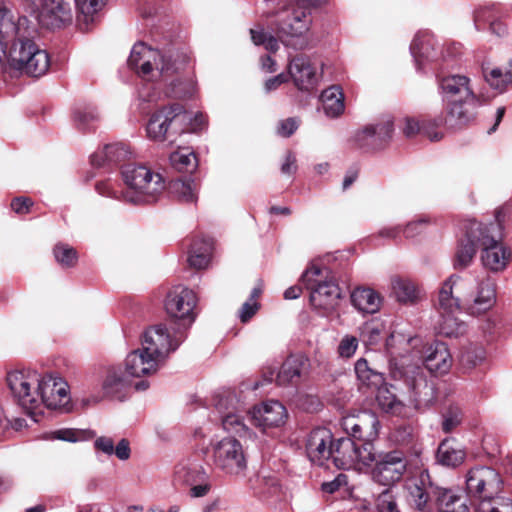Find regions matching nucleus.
Masks as SVG:
<instances>
[{
	"label": "nucleus",
	"instance_id": "1",
	"mask_svg": "<svg viewBox=\"0 0 512 512\" xmlns=\"http://www.w3.org/2000/svg\"><path fill=\"white\" fill-rule=\"evenodd\" d=\"M496 303V284L487 274L473 277L457 274L447 278L439 290V305L448 311L463 310L479 316Z\"/></svg>",
	"mask_w": 512,
	"mask_h": 512
},
{
	"label": "nucleus",
	"instance_id": "2",
	"mask_svg": "<svg viewBox=\"0 0 512 512\" xmlns=\"http://www.w3.org/2000/svg\"><path fill=\"white\" fill-rule=\"evenodd\" d=\"M122 177L125 190H116L110 181L97 183L96 190L106 197L122 199L132 204H144L156 201L166 189L164 177L145 165L124 166Z\"/></svg>",
	"mask_w": 512,
	"mask_h": 512
},
{
	"label": "nucleus",
	"instance_id": "3",
	"mask_svg": "<svg viewBox=\"0 0 512 512\" xmlns=\"http://www.w3.org/2000/svg\"><path fill=\"white\" fill-rule=\"evenodd\" d=\"M269 5H276L278 9L274 12V32L277 38L285 45L295 49L304 47V35L309 31L312 24V17L308 5L303 0H276L268 2Z\"/></svg>",
	"mask_w": 512,
	"mask_h": 512
},
{
	"label": "nucleus",
	"instance_id": "4",
	"mask_svg": "<svg viewBox=\"0 0 512 512\" xmlns=\"http://www.w3.org/2000/svg\"><path fill=\"white\" fill-rule=\"evenodd\" d=\"M442 100L446 103L451 126H462L472 117L471 109L478 106V98L465 75H448L438 81Z\"/></svg>",
	"mask_w": 512,
	"mask_h": 512
},
{
	"label": "nucleus",
	"instance_id": "5",
	"mask_svg": "<svg viewBox=\"0 0 512 512\" xmlns=\"http://www.w3.org/2000/svg\"><path fill=\"white\" fill-rule=\"evenodd\" d=\"M185 63L186 57L176 51L168 49L160 52L144 43L135 44L128 58L129 67L149 80L156 75L168 78L182 69Z\"/></svg>",
	"mask_w": 512,
	"mask_h": 512
},
{
	"label": "nucleus",
	"instance_id": "6",
	"mask_svg": "<svg viewBox=\"0 0 512 512\" xmlns=\"http://www.w3.org/2000/svg\"><path fill=\"white\" fill-rule=\"evenodd\" d=\"M508 212L506 207H501L496 211L495 222L483 223L480 261L482 266L492 273L503 272L511 261V249L502 242V223Z\"/></svg>",
	"mask_w": 512,
	"mask_h": 512
},
{
	"label": "nucleus",
	"instance_id": "7",
	"mask_svg": "<svg viewBox=\"0 0 512 512\" xmlns=\"http://www.w3.org/2000/svg\"><path fill=\"white\" fill-rule=\"evenodd\" d=\"M5 71H19L32 77L44 75L50 65L47 52L33 40L21 35L13 41L9 51L5 47Z\"/></svg>",
	"mask_w": 512,
	"mask_h": 512
},
{
	"label": "nucleus",
	"instance_id": "8",
	"mask_svg": "<svg viewBox=\"0 0 512 512\" xmlns=\"http://www.w3.org/2000/svg\"><path fill=\"white\" fill-rule=\"evenodd\" d=\"M301 281L310 291V302L313 307L323 311L335 308L341 293L328 268L312 264L303 273Z\"/></svg>",
	"mask_w": 512,
	"mask_h": 512
},
{
	"label": "nucleus",
	"instance_id": "9",
	"mask_svg": "<svg viewBox=\"0 0 512 512\" xmlns=\"http://www.w3.org/2000/svg\"><path fill=\"white\" fill-rule=\"evenodd\" d=\"M190 115L180 104L163 107L153 113L146 125L147 136L155 141H164L174 135L185 133Z\"/></svg>",
	"mask_w": 512,
	"mask_h": 512
},
{
	"label": "nucleus",
	"instance_id": "10",
	"mask_svg": "<svg viewBox=\"0 0 512 512\" xmlns=\"http://www.w3.org/2000/svg\"><path fill=\"white\" fill-rule=\"evenodd\" d=\"M330 459L334 465L343 470L357 469L370 466L376 460L374 445L357 443L350 437L333 441Z\"/></svg>",
	"mask_w": 512,
	"mask_h": 512
},
{
	"label": "nucleus",
	"instance_id": "11",
	"mask_svg": "<svg viewBox=\"0 0 512 512\" xmlns=\"http://www.w3.org/2000/svg\"><path fill=\"white\" fill-rule=\"evenodd\" d=\"M185 338L184 330L177 329L176 326L168 329L163 324H157L145 330L141 339V347L144 352H148L164 364L168 355L174 352Z\"/></svg>",
	"mask_w": 512,
	"mask_h": 512
},
{
	"label": "nucleus",
	"instance_id": "12",
	"mask_svg": "<svg viewBox=\"0 0 512 512\" xmlns=\"http://www.w3.org/2000/svg\"><path fill=\"white\" fill-rule=\"evenodd\" d=\"M41 375L32 370H15L7 374L8 387L17 403L31 414L39 409Z\"/></svg>",
	"mask_w": 512,
	"mask_h": 512
},
{
	"label": "nucleus",
	"instance_id": "13",
	"mask_svg": "<svg viewBox=\"0 0 512 512\" xmlns=\"http://www.w3.org/2000/svg\"><path fill=\"white\" fill-rule=\"evenodd\" d=\"M212 459L215 467L229 476H242L247 469L245 450L234 437H225L212 447Z\"/></svg>",
	"mask_w": 512,
	"mask_h": 512
},
{
	"label": "nucleus",
	"instance_id": "14",
	"mask_svg": "<svg viewBox=\"0 0 512 512\" xmlns=\"http://www.w3.org/2000/svg\"><path fill=\"white\" fill-rule=\"evenodd\" d=\"M197 296L195 292L187 287L176 286L169 291L165 301V309L168 315L176 319L177 329L184 330L186 334L188 328L196 318Z\"/></svg>",
	"mask_w": 512,
	"mask_h": 512
},
{
	"label": "nucleus",
	"instance_id": "15",
	"mask_svg": "<svg viewBox=\"0 0 512 512\" xmlns=\"http://www.w3.org/2000/svg\"><path fill=\"white\" fill-rule=\"evenodd\" d=\"M465 483L467 495L473 505L497 493L502 481L498 472L493 468L478 466L467 472Z\"/></svg>",
	"mask_w": 512,
	"mask_h": 512
},
{
	"label": "nucleus",
	"instance_id": "16",
	"mask_svg": "<svg viewBox=\"0 0 512 512\" xmlns=\"http://www.w3.org/2000/svg\"><path fill=\"white\" fill-rule=\"evenodd\" d=\"M215 408L221 417L223 429L240 437L249 435V430L244 423L243 407L232 391H223L215 396Z\"/></svg>",
	"mask_w": 512,
	"mask_h": 512
},
{
	"label": "nucleus",
	"instance_id": "17",
	"mask_svg": "<svg viewBox=\"0 0 512 512\" xmlns=\"http://www.w3.org/2000/svg\"><path fill=\"white\" fill-rule=\"evenodd\" d=\"M343 430L360 443H371L377 439L380 422L377 415L371 411H360L342 418Z\"/></svg>",
	"mask_w": 512,
	"mask_h": 512
},
{
	"label": "nucleus",
	"instance_id": "18",
	"mask_svg": "<svg viewBox=\"0 0 512 512\" xmlns=\"http://www.w3.org/2000/svg\"><path fill=\"white\" fill-rule=\"evenodd\" d=\"M372 478L375 482L391 486L399 481L407 468V461L400 451H391L377 455L373 461Z\"/></svg>",
	"mask_w": 512,
	"mask_h": 512
},
{
	"label": "nucleus",
	"instance_id": "19",
	"mask_svg": "<svg viewBox=\"0 0 512 512\" xmlns=\"http://www.w3.org/2000/svg\"><path fill=\"white\" fill-rule=\"evenodd\" d=\"M393 123L390 120L377 124H369L355 132L354 145L364 151H375L383 148L392 137Z\"/></svg>",
	"mask_w": 512,
	"mask_h": 512
},
{
	"label": "nucleus",
	"instance_id": "20",
	"mask_svg": "<svg viewBox=\"0 0 512 512\" xmlns=\"http://www.w3.org/2000/svg\"><path fill=\"white\" fill-rule=\"evenodd\" d=\"M38 394L41 398L39 408L45 405L55 409L67 404L70 400L68 383L63 378L51 374L41 375Z\"/></svg>",
	"mask_w": 512,
	"mask_h": 512
},
{
	"label": "nucleus",
	"instance_id": "21",
	"mask_svg": "<svg viewBox=\"0 0 512 512\" xmlns=\"http://www.w3.org/2000/svg\"><path fill=\"white\" fill-rule=\"evenodd\" d=\"M35 18L42 27L61 28L72 22V8L65 0H41Z\"/></svg>",
	"mask_w": 512,
	"mask_h": 512
},
{
	"label": "nucleus",
	"instance_id": "22",
	"mask_svg": "<svg viewBox=\"0 0 512 512\" xmlns=\"http://www.w3.org/2000/svg\"><path fill=\"white\" fill-rule=\"evenodd\" d=\"M483 223L470 221L466 227L464 237L459 241L454 257V268L465 269L469 267L475 257L476 250H480Z\"/></svg>",
	"mask_w": 512,
	"mask_h": 512
},
{
	"label": "nucleus",
	"instance_id": "23",
	"mask_svg": "<svg viewBox=\"0 0 512 512\" xmlns=\"http://www.w3.org/2000/svg\"><path fill=\"white\" fill-rule=\"evenodd\" d=\"M249 414L252 423L262 431L280 427L287 418V411L284 405L274 400L255 405L249 411Z\"/></svg>",
	"mask_w": 512,
	"mask_h": 512
},
{
	"label": "nucleus",
	"instance_id": "24",
	"mask_svg": "<svg viewBox=\"0 0 512 512\" xmlns=\"http://www.w3.org/2000/svg\"><path fill=\"white\" fill-rule=\"evenodd\" d=\"M333 441V435L329 429L318 427L312 430L306 443V452L310 461L322 466L330 460Z\"/></svg>",
	"mask_w": 512,
	"mask_h": 512
},
{
	"label": "nucleus",
	"instance_id": "25",
	"mask_svg": "<svg viewBox=\"0 0 512 512\" xmlns=\"http://www.w3.org/2000/svg\"><path fill=\"white\" fill-rule=\"evenodd\" d=\"M288 73L294 85L301 91H310L317 83L316 68L307 55L293 57L288 64Z\"/></svg>",
	"mask_w": 512,
	"mask_h": 512
},
{
	"label": "nucleus",
	"instance_id": "26",
	"mask_svg": "<svg viewBox=\"0 0 512 512\" xmlns=\"http://www.w3.org/2000/svg\"><path fill=\"white\" fill-rule=\"evenodd\" d=\"M310 368L309 358L303 353L291 354L283 362L277 373L276 382L280 386L296 385Z\"/></svg>",
	"mask_w": 512,
	"mask_h": 512
},
{
	"label": "nucleus",
	"instance_id": "27",
	"mask_svg": "<svg viewBox=\"0 0 512 512\" xmlns=\"http://www.w3.org/2000/svg\"><path fill=\"white\" fill-rule=\"evenodd\" d=\"M162 365L155 357L144 352L140 347L126 356L124 369L131 378H139L156 373Z\"/></svg>",
	"mask_w": 512,
	"mask_h": 512
},
{
	"label": "nucleus",
	"instance_id": "28",
	"mask_svg": "<svg viewBox=\"0 0 512 512\" xmlns=\"http://www.w3.org/2000/svg\"><path fill=\"white\" fill-rule=\"evenodd\" d=\"M102 389L107 396L123 400L132 389L131 376L121 367H110L102 382Z\"/></svg>",
	"mask_w": 512,
	"mask_h": 512
},
{
	"label": "nucleus",
	"instance_id": "29",
	"mask_svg": "<svg viewBox=\"0 0 512 512\" xmlns=\"http://www.w3.org/2000/svg\"><path fill=\"white\" fill-rule=\"evenodd\" d=\"M423 363L432 373H447L452 366V356L447 345L443 342L430 344L424 352Z\"/></svg>",
	"mask_w": 512,
	"mask_h": 512
},
{
	"label": "nucleus",
	"instance_id": "30",
	"mask_svg": "<svg viewBox=\"0 0 512 512\" xmlns=\"http://www.w3.org/2000/svg\"><path fill=\"white\" fill-rule=\"evenodd\" d=\"M208 472L198 457H191L180 461L174 470V482L181 485H190L205 481Z\"/></svg>",
	"mask_w": 512,
	"mask_h": 512
},
{
	"label": "nucleus",
	"instance_id": "31",
	"mask_svg": "<svg viewBox=\"0 0 512 512\" xmlns=\"http://www.w3.org/2000/svg\"><path fill=\"white\" fill-rule=\"evenodd\" d=\"M27 22L26 17H18L16 22L15 16L10 10L0 8V45L3 49L8 46L9 42H13L26 33Z\"/></svg>",
	"mask_w": 512,
	"mask_h": 512
},
{
	"label": "nucleus",
	"instance_id": "32",
	"mask_svg": "<svg viewBox=\"0 0 512 512\" xmlns=\"http://www.w3.org/2000/svg\"><path fill=\"white\" fill-rule=\"evenodd\" d=\"M437 488L429 482V475L422 473L419 478L407 484L408 501L418 510H423L431 495L436 496Z\"/></svg>",
	"mask_w": 512,
	"mask_h": 512
},
{
	"label": "nucleus",
	"instance_id": "33",
	"mask_svg": "<svg viewBox=\"0 0 512 512\" xmlns=\"http://www.w3.org/2000/svg\"><path fill=\"white\" fill-rule=\"evenodd\" d=\"M410 52L414 58L417 69H421L423 61L436 59L434 40L427 31L418 32L410 45Z\"/></svg>",
	"mask_w": 512,
	"mask_h": 512
},
{
	"label": "nucleus",
	"instance_id": "34",
	"mask_svg": "<svg viewBox=\"0 0 512 512\" xmlns=\"http://www.w3.org/2000/svg\"><path fill=\"white\" fill-rule=\"evenodd\" d=\"M351 302L358 311L374 314L379 311L382 299L375 290L358 287L351 293Z\"/></svg>",
	"mask_w": 512,
	"mask_h": 512
},
{
	"label": "nucleus",
	"instance_id": "35",
	"mask_svg": "<svg viewBox=\"0 0 512 512\" xmlns=\"http://www.w3.org/2000/svg\"><path fill=\"white\" fill-rule=\"evenodd\" d=\"M440 319L437 323V331L445 337H459L466 332L465 322L455 317V313L460 310L448 311L438 304Z\"/></svg>",
	"mask_w": 512,
	"mask_h": 512
},
{
	"label": "nucleus",
	"instance_id": "36",
	"mask_svg": "<svg viewBox=\"0 0 512 512\" xmlns=\"http://www.w3.org/2000/svg\"><path fill=\"white\" fill-rule=\"evenodd\" d=\"M436 501L440 512H468L467 498L450 489L437 488Z\"/></svg>",
	"mask_w": 512,
	"mask_h": 512
},
{
	"label": "nucleus",
	"instance_id": "37",
	"mask_svg": "<svg viewBox=\"0 0 512 512\" xmlns=\"http://www.w3.org/2000/svg\"><path fill=\"white\" fill-rule=\"evenodd\" d=\"M323 111L326 116L336 118L344 111V96L339 86H331L325 89L320 97Z\"/></svg>",
	"mask_w": 512,
	"mask_h": 512
},
{
	"label": "nucleus",
	"instance_id": "38",
	"mask_svg": "<svg viewBox=\"0 0 512 512\" xmlns=\"http://www.w3.org/2000/svg\"><path fill=\"white\" fill-rule=\"evenodd\" d=\"M465 457V451L449 439L442 441L437 450V460L443 466L457 467L464 462Z\"/></svg>",
	"mask_w": 512,
	"mask_h": 512
},
{
	"label": "nucleus",
	"instance_id": "39",
	"mask_svg": "<svg viewBox=\"0 0 512 512\" xmlns=\"http://www.w3.org/2000/svg\"><path fill=\"white\" fill-rule=\"evenodd\" d=\"M130 154L128 147L123 143L106 145L101 151L92 155L93 165L102 166L105 163H119Z\"/></svg>",
	"mask_w": 512,
	"mask_h": 512
},
{
	"label": "nucleus",
	"instance_id": "40",
	"mask_svg": "<svg viewBox=\"0 0 512 512\" xmlns=\"http://www.w3.org/2000/svg\"><path fill=\"white\" fill-rule=\"evenodd\" d=\"M212 251V241L210 239H202L195 241L190 249L188 256V263L191 267L196 269H203L207 267L210 261Z\"/></svg>",
	"mask_w": 512,
	"mask_h": 512
},
{
	"label": "nucleus",
	"instance_id": "41",
	"mask_svg": "<svg viewBox=\"0 0 512 512\" xmlns=\"http://www.w3.org/2000/svg\"><path fill=\"white\" fill-rule=\"evenodd\" d=\"M483 75L490 87L499 92L506 91L512 85V66L505 69L499 67L484 68Z\"/></svg>",
	"mask_w": 512,
	"mask_h": 512
},
{
	"label": "nucleus",
	"instance_id": "42",
	"mask_svg": "<svg viewBox=\"0 0 512 512\" xmlns=\"http://www.w3.org/2000/svg\"><path fill=\"white\" fill-rule=\"evenodd\" d=\"M197 185L191 179H175L169 185L170 193L181 202H195Z\"/></svg>",
	"mask_w": 512,
	"mask_h": 512
},
{
	"label": "nucleus",
	"instance_id": "43",
	"mask_svg": "<svg viewBox=\"0 0 512 512\" xmlns=\"http://www.w3.org/2000/svg\"><path fill=\"white\" fill-rule=\"evenodd\" d=\"M355 373L358 380L370 388H378L383 383V377L380 373L371 369L364 358H360L355 363Z\"/></svg>",
	"mask_w": 512,
	"mask_h": 512
},
{
	"label": "nucleus",
	"instance_id": "44",
	"mask_svg": "<svg viewBox=\"0 0 512 512\" xmlns=\"http://www.w3.org/2000/svg\"><path fill=\"white\" fill-rule=\"evenodd\" d=\"M432 387L422 376H418L412 383V402L415 408L427 406L432 400Z\"/></svg>",
	"mask_w": 512,
	"mask_h": 512
},
{
	"label": "nucleus",
	"instance_id": "45",
	"mask_svg": "<svg viewBox=\"0 0 512 512\" xmlns=\"http://www.w3.org/2000/svg\"><path fill=\"white\" fill-rule=\"evenodd\" d=\"M377 389L376 399L379 407L386 413L402 415L404 410L403 403L387 388H381L379 386Z\"/></svg>",
	"mask_w": 512,
	"mask_h": 512
},
{
	"label": "nucleus",
	"instance_id": "46",
	"mask_svg": "<svg viewBox=\"0 0 512 512\" xmlns=\"http://www.w3.org/2000/svg\"><path fill=\"white\" fill-rule=\"evenodd\" d=\"M391 288L398 301L400 302H413L417 298L416 286L410 280L402 279L399 277L392 278Z\"/></svg>",
	"mask_w": 512,
	"mask_h": 512
},
{
	"label": "nucleus",
	"instance_id": "47",
	"mask_svg": "<svg viewBox=\"0 0 512 512\" xmlns=\"http://www.w3.org/2000/svg\"><path fill=\"white\" fill-rule=\"evenodd\" d=\"M170 163L174 169L179 172H191L197 166V159L193 152L188 149H182L171 153Z\"/></svg>",
	"mask_w": 512,
	"mask_h": 512
},
{
	"label": "nucleus",
	"instance_id": "48",
	"mask_svg": "<svg viewBox=\"0 0 512 512\" xmlns=\"http://www.w3.org/2000/svg\"><path fill=\"white\" fill-rule=\"evenodd\" d=\"M76 8L81 16L79 21L85 24L93 22L94 15L98 13L106 4L107 0H74Z\"/></svg>",
	"mask_w": 512,
	"mask_h": 512
},
{
	"label": "nucleus",
	"instance_id": "49",
	"mask_svg": "<svg viewBox=\"0 0 512 512\" xmlns=\"http://www.w3.org/2000/svg\"><path fill=\"white\" fill-rule=\"evenodd\" d=\"M473 506L476 512H512V501L509 498L490 497Z\"/></svg>",
	"mask_w": 512,
	"mask_h": 512
},
{
	"label": "nucleus",
	"instance_id": "50",
	"mask_svg": "<svg viewBox=\"0 0 512 512\" xmlns=\"http://www.w3.org/2000/svg\"><path fill=\"white\" fill-rule=\"evenodd\" d=\"M74 120L78 129L87 131L97 127L100 114L95 108H85L75 113Z\"/></svg>",
	"mask_w": 512,
	"mask_h": 512
},
{
	"label": "nucleus",
	"instance_id": "51",
	"mask_svg": "<svg viewBox=\"0 0 512 512\" xmlns=\"http://www.w3.org/2000/svg\"><path fill=\"white\" fill-rule=\"evenodd\" d=\"M449 119V113L447 112V117L437 116L433 118H425L422 120V133L425 134L430 140L438 141L441 139L442 134L438 132L436 129L441 127L442 125H447L451 128L455 126H451L447 120Z\"/></svg>",
	"mask_w": 512,
	"mask_h": 512
},
{
	"label": "nucleus",
	"instance_id": "52",
	"mask_svg": "<svg viewBox=\"0 0 512 512\" xmlns=\"http://www.w3.org/2000/svg\"><path fill=\"white\" fill-rule=\"evenodd\" d=\"M462 411L458 406L450 405L442 414V430L452 432L462 422Z\"/></svg>",
	"mask_w": 512,
	"mask_h": 512
},
{
	"label": "nucleus",
	"instance_id": "53",
	"mask_svg": "<svg viewBox=\"0 0 512 512\" xmlns=\"http://www.w3.org/2000/svg\"><path fill=\"white\" fill-rule=\"evenodd\" d=\"M360 337L367 346L376 345L381 339L383 325L377 322H367L361 327Z\"/></svg>",
	"mask_w": 512,
	"mask_h": 512
},
{
	"label": "nucleus",
	"instance_id": "54",
	"mask_svg": "<svg viewBox=\"0 0 512 512\" xmlns=\"http://www.w3.org/2000/svg\"><path fill=\"white\" fill-rule=\"evenodd\" d=\"M54 256L59 264L66 267L73 266L78 258L76 250L64 243H59L54 247Z\"/></svg>",
	"mask_w": 512,
	"mask_h": 512
},
{
	"label": "nucleus",
	"instance_id": "55",
	"mask_svg": "<svg viewBox=\"0 0 512 512\" xmlns=\"http://www.w3.org/2000/svg\"><path fill=\"white\" fill-rule=\"evenodd\" d=\"M485 357L486 352L483 347L470 346L462 352L460 361L463 366L472 368L482 363L485 360Z\"/></svg>",
	"mask_w": 512,
	"mask_h": 512
},
{
	"label": "nucleus",
	"instance_id": "56",
	"mask_svg": "<svg viewBox=\"0 0 512 512\" xmlns=\"http://www.w3.org/2000/svg\"><path fill=\"white\" fill-rule=\"evenodd\" d=\"M251 39L255 45H263L266 50L275 52L279 48L278 39L264 32L262 28L250 29Z\"/></svg>",
	"mask_w": 512,
	"mask_h": 512
},
{
	"label": "nucleus",
	"instance_id": "57",
	"mask_svg": "<svg viewBox=\"0 0 512 512\" xmlns=\"http://www.w3.org/2000/svg\"><path fill=\"white\" fill-rule=\"evenodd\" d=\"M378 512H400L391 488L383 490L376 499Z\"/></svg>",
	"mask_w": 512,
	"mask_h": 512
},
{
	"label": "nucleus",
	"instance_id": "58",
	"mask_svg": "<svg viewBox=\"0 0 512 512\" xmlns=\"http://www.w3.org/2000/svg\"><path fill=\"white\" fill-rule=\"evenodd\" d=\"M358 348V339L352 335H345L339 342L337 352L342 358H351Z\"/></svg>",
	"mask_w": 512,
	"mask_h": 512
},
{
	"label": "nucleus",
	"instance_id": "59",
	"mask_svg": "<svg viewBox=\"0 0 512 512\" xmlns=\"http://www.w3.org/2000/svg\"><path fill=\"white\" fill-rule=\"evenodd\" d=\"M474 25L477 30H481L484 24L494 21V13L491 6H483L474 10L473 13Z\"/></svg>",
	"mask_w": 512,
	"mask_h": 512
},
{
	"label": "nucleus",
	"instance_id": "60",
	"mask_svg": "<svg viewBox=\"0 0 512 512\" xmlns=\"http://www.w3.org/2000/svg\"><path fill=\"white\" fill-rule=\"evenodd\" d=\"M261 485V492L269 495H274L280 490L278 478L274 474H264L261 472L259 476Z\"/></svg>",
	"mask_w": 512,
	"mask_h": 512
},
{
	"label": "nucleus",
	"instance_id": "61",
	"mask_svg": "<svg viewBox=\"0 0 512 512\" xmlns=\"http://www.w3.org/2000/svg\"><path fill=\"white\" fill-rule=\"evenodd\" d=\"M299 122L296 118H288L279 122L277 133L282 137L291 136L298 128Z\"/></svg>",
	"mask_w": 512,
	"mask_h": 512
},
{
	"label": "nucleus",
	"instance_id": "62",
	"mask_svg": "<svg viewBox=\"0 0 512 512\" xmlns=\"http://www.w3.org/2000/svg\"><path fill=\"white\" fill-rule=\"evenodd\" d=\"M114 446L115 445L113 439L108 436L97 437L94 441V448L108 456L113 455Z\"/></svg>",
	"mask_w": 512,
	"mask_h": 512
},
{
	"label": "nucleus",
	"instance_id": "63",
	"mask_svg": "<svg viewBox=\"0 0 512 512\" xmlns=\"http://www.w3.org/2000/svg\"><path fill=\"white\" fill-rule=\"evenodd\" d=\"M190 494L192 497L199 498L206 496L211 490L210 476L207 475L205 481H199L195 484H190Z\"/></svg>",
	"mask_w": 512,
	"mask_h": 512
},
{
	"label": "nucleus",
	"instance_id": "64",
	"mask_svg": "<svg viewBox=\"0 0 512 512\" xmlns=\"http://www.w3.org/2000/svg\"><path fill=\"white\" fill-rule=\"evenodd\" d=\"M259 304L256 300L246 301L239 310V318L245 323L248 322L258 311Z\"/></svg>",
	"mask_w": 512,
	"mask_h": 512
}]
</instances>
